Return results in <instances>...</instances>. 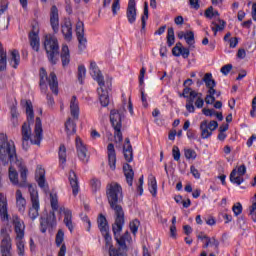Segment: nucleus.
I'll return each instance as SVG.
<instances>
[{
	"mask_svg": "<svg viewBox=\"0 0 256 256\" xmlns=\"http://www.w3.org/2000/svg\"><path fill=\"white\" fill-rule=\"evenodd\" d=\"M106 196L110 209L114 211V223L112 225V231L114 233V238L118 243L122 251H127V243L131 242V235L129 232H125L123 236L119 238V235L123 231V226L125 225V211L123 210V188L117 182H112L106 186Z\"/></svg>",
	"mask_w": 256,
	"mask_h": 256,
	"instance_id": "1",
	"label": "nucleus"
},
{
	"mask_svg": "<svg viewBox=\"0 0 256 256\" xmlns=\"http://www.w3.org/2000/svg\"><path fill=\"white\" fill-rule=\"evenodd\" d=\"M27 122H24L21 127L22 149L28 151L31 145H41L43 140V124L41 118L36 117L33 112V104L29 100L26 101ZM35 121L34 133L31 131V123Z\"/></svg>",
	"mask_w": 256,
	"mask_h": 256,
	"instance_id": "2",
	"label": "nucleus"
},
{
	"mask_svg": "<svg viewBox=\"0 0 256 256\" xmlns=\"http://www.w3.org/2000/svg\"><path fill=\"white\" fill-rule=\"evenodd\" d=\"M0 161L3 165H21V158L17 157V150L14 141H8L7 135L0 134Z\"/></svg>",
	"mask_w": 256,
	"mask_h": 256,
	"instance_id": "3",
	"label": "nucleus"
},
{
	"mask_svg": "<svg viewBox=\"0 0 256 256\" xmlns=\"http://www.w3.org/2000/svg\"><path fill=\"white\" fill-rule=\"evenodd\" d=\"M44 49L48 61L52 65H57V61H59V41L57 40V37L47 34L44 39Z\"/></svg>",
	"mask_w": 256,
	"mask_h": 256,
	"instance_id": "4",
	"label": "nucleus"
},
{
	"mask_svg": "<svg viewBox=\"0 0 256 256\" xmlns=\"http://www.w3.org/2000/svg\"><path fill=\"white\" fill-rule=\"evenodd\" d=\"M45 81H48V85L54 93V95H59V81L57 80V75L55 72H51L49 77H47V71L44 68L40 69V87L41 91L44 93L47 92V86L45 85Z\"/></svg>",
	"mask_w": 256,
	"mask_h": 256,
	"instance_id": "5",
	"label": "nucleus"
},
{
	"mask_svg": "<svg viewBox=\"0 0 256 256\" xmlns=\"http://www.w3.org/2000/svg\"><path fill=\"white\" fill-rule=\"evenodd\" d=\"M28 189L32 203V207L29 210V217L32 219V221H35V219L39 217V192L37 191V187L34 185H29Z\"/></svg>",
	"mask_w": 256,
	"mask_h": 256,
	"instance_id": "6",
	"label": "nucleus"
},
{
	"mask_svg": "<svg viewBox=\"0 0 256 256\" xmlns=\"http://www.w3.org/2000/svg\"><path fill=\"white\" fill-rule=\"evenodd\" d=\"M183 93L180 95V97H184L186 100V110L188 113H195V106L193 103H195V97H197V94L199 92L184 86Z\"/></svg>",
	"mask_w": 256,
	"mask_h": 256,
	"instance_id": "7",
	"label": "nucleus"
},
{
	"mask_svg": "<svg viewBox=\"0 0 256 256\" xmlns=\"http://www.w3.org/2000/svg\"><path fill=\"white\" fill-rule=\"evenodd\" d=\"M55 227H57V217L55 216V212H50L47 218L40 219L41 233H47V229L48 231H51L52 229H55Z\"/></svg>",
	"mask_w": 256,
	"mask_h": 256,
	"instance_id": "8",
	"label": "nucleus"
},
{
	"mask_svg": "<svg viewBox=\"0 0 256 256\" xmlns=\"http://www.w3.org/2000/svg\"><path fill=\"white\" fill-rule=\"evenodd\" d=\"M247 173V167L245 164L240 165L238 168H235L230 173V181L236 185H241L245 179H243V175Z\"/></svg>",
	"mask_w": 256,
	"mask_h": 256,
	"instance_id": "9",
	"label": "nucleus"
},
{
	"mask_svg": "<svg viewBox=\"0 0 256 256\" xmlns=\"http://www.w3.org/2000/svg\"><path fill=\"white\" fill-rule=\"evenodd\" d=\"M90 75L97 81L99 87H105V80L103 79V74H101V70L97 66L95 61L90 62Z\"/></svg>",
	"mask_w": 256,
	"mask_h": 256,
	"instance_id": "10",
	"label": "nucleus"
},
{
	"mask_svg": "<svg viewBox=\"0 0 256 256\" xmlns=\"http://www.w3.org/2000/svg\"><path fill=\"white\" fill-rule=\"evenodd\" d=\"M76 151L77 155L82 163H89V155H87V146L83 143L81 138H76Z\"/></svg>",
	"mask_w": 256,
	"mask_h": 256,
	"instance_id": "11",
	"label": "nucleus"
},
{
	"mask_svg": "<svg viewBox=\"0 0 256 256\" xmlns=\"http://www.w3.org/2000/svg\"><path fill=\"white\" fill-rule=\"evenodd\" d=\"M13 226L16 234L15 239H25V222L19 217H13Z\"/></svg>",
	"mask_w": 256,
	"mask_h": 256,
	"instance_id": "12",
	"label": "nucleus"
},
{
	"mask_svg": "<svg viewBox=\"0 0 256 256\" xmlns=\"http://www.w3.org/2000/svg\"><path fill=\"white\" fill-rule=\"evenodd\" d=\"M13 244L11 243V236L9 234H3V238L0 244V252L2 256H12L11 249Z\"/></svg>",
	"mask_w": 256,
	"mask_h": 256,
	"instance_id": "13",
	"label": "nucleus"
},
{
	"mask_svg": "<svg viewBox=\"0 0 256 256\" xmlns=\"http://www.w3.org/2000/svg\"><path fill=\"white\" fill-rule=\"evenodd\" d=\"M76 36L79 42V49H84L87 44V38H85V24L81 21L76 24Z\"/></svg>",
	"mask_w": 256,
	"mask_h": 256,
	"instance_id": "14",
	"label": "nucleus"
},
{
	"mask_svg": "<svg viewBox=\"0 0 256 256\" xmlns=\"http://www.w3.org/2000/svg\"><path fill=\"white\" fill-rule=\"evenodd\" d=\"M126 17L130 25H133V23L137 21V7L135 0H129L126 10Z\"/></svg>",
	"mask_w": 256,
	"mask_h": 256,
	"instance_id": "15",
	"label": "nucleus"
},
{
	"mask_svg": "<svg viewBox=\"0 0 256 256\" xmlns=\"http://www.w3.org/2000/svg\"><path fill=\"white\" fill-rule=\"evenodd\" d=\"M35 177L38 183V187H40V189H43L45 193H47V191H49V185L46 184L45 169L38 166L36 169Z\"/></svg>",
	"mask_w": 256,
	"mask_h": 256,
	"instance_id": "16",
	"label": "nucleus"
},
{
	"mask_svg": "<svg viewBox=\"0 0 256 256\" xmlns=\"http://www.w3.org/2000/svg\"><path fill=\"white\" fill-rule=\"evenodd\" d=\"M107 151H108V165L112 171H115V169L117 168L116 166L117 154L115 153V146L113 145V143L108 144Z\"/></svg>",
	"mask_w": 256,
	"mask_h": 256,
	"instance_id": "17",
	"label": "nucleus"
},
{
	"mask_svg": "<svg viewBox=\"0 0 256 256\" xmlns=\"http://www.w3.org/2000/svg\"><path fill=\"white\" fill-rule=\"evenodd\" d=\"M50 25H51L54 33H57V31H59V10L57 9V6L51 7Z\"/></svg>",
	"mask_w": 256,
	"mask_h": 256,
	"instance_id": "18",
	"label": "nucleus"
},
{
	"mask_svg": "<svg viewBox=\"0 0 256 256\" xmlns=\"http://www.w3.org/2000/svg\"><path fill=\"white\" fill-rule=\"evenodd\" d=\"M123 114L119 110H112L110 112V122L113 129L122 127Z\"/></svg>",
	"mask_w": 256,
	"mask_h": 256,
	"instance_id": "19",
	"label": "nucleus"
},
{
	"mask_svg": "<svg viewBox=\"0 0 256 256\" xmlns=\"http://www.w3.org/2000/svg\"><path fill=\"white\" fill-rule=\"evenodd\" d=\"M60 213L64 214V224L69 229L70 232H73V212L66 209L65 207L60 208Z\"/></svg>",
	"mask_w": 256,
	"mask_h": 256,
	"instance_id": "20",
	"label": "nucleus"
},
{
	"mask_svg": "<svg viewBox=\"0 0 256 256\" xmlns=\"http://www.w3.org/2000/svg\"><path fill=\"white\" fill-rule=\"evenodd\" d=\"M62 35L66 41H71L73 39V25L71 20H66L62 25Z\"/></svg>",
	"mask_w": 256,
	"mask_h": 256,
	"instance_id": "21",
	"label": "nucleus"
},
{
	"mask_svg": "<svg viewBox=\"0 0 256 256\" xmlns=\"http://www.w3.org/2000/svg\"><path fill=\"white\" fill-rule=\"evenodd\" d=\"M16 207L20 213H25L27 200H25V197H23L21 190H16Z\"/></svg>",
	"mask_w": 256,
	"mask_h": 256,
	"instance_id": "22",
	"label": "nucleus"
},
{
	"mask_svg": "<svg viewBox=\"0 0 256 256\" xmlns=\"http://www.w3.org/2000/svg\"><path fill=\"white\" fill-rule=\"evenodd\" d=\"M69 181L72 188V193L74 197L79 195V180L77 179V174L72 170L69 173Z\"/></svg>",
	"mask_w": 256,
	"mask_h": 256,
	"instance_id": "23",
	"label": "nucleus"
},
{
	"mask_svg": "<svg viewBox=\"0 0 256 256\" xmlns=\"http://www.w3.org/2000/svg\"><path fill=\"white\" fill-rule=\"evenodd\" d=\"M104 239H105V244L106 247L109 248V255L110 256H119V251L117 249L113 248V239L111 238V235L109 234V231H106V233H102Z\"/></svg>",
	"mask_w": 256,
	"mask_h": 256,
	"instance_id": "24",
	"label": "nucleus"
},
{
	"mask_svg": "<svg viewBox=\"0 0 256 256\" xmlns=\"http://www.w3.org/2000/svg\"><path fill=\"white\" fill-rule=\"evenodd\" d=\"M203 81L208 89V93H217L215 90V86L217 85L215 83V80L213 79V75L211 73H206L204 75Z\"/></svg>",
	"mask_w": 256,
	"mask_h": 256,
	"instance_id": "25",
	"label": "nucleus"
},
{
	"mask_svg": "<svg viewBox=\"0 0 256 256\" xmlns=\"http://www.w3.org/2000/svg\"><path fill=\"white\" fill-rule=\"evenodd\" d=\"M70 113L76 121L79 119V101H77V96H72L70 101Z\"/></svg>",
	"mask_w": 256,
	"mask_h": 256,
	"instance_id": "26",
	"label": "nucleus"
},
{
	"mask_svg": "<svg viewBox=\"0 0 256 256\" xmlns=\"http://www.w3.org/2000/svg\"><path fill=\"white\" fill-rule=\"evenodd\" d=\"M61 61H62V67H67L69 63H71V54L69 52V46L63 45L61 50Z\"/></svg>",
	"mask_w": 256,
	"mask_h": 256,
	"instance_id": "27",
	"label": "nucleus"
},
{
	"mask_svg": "<svg viewBox=\"0 0 256 256\" xmlns=\"http://www.w3.org/2000/svg\"><path fill=\"white\" fill-rule=\"evenodd\" d=\"M226 25L227 22H225V20H221V18H218L217 22L212 21L210 27L214 33V37H217V33H219V31H225Z\"/></svg>",
	"mask_w": 256,
	"mask_h": 256,
	"instance_id": "28",
	"label": "nucleus"
},
{
	"mask_svg": "<svg viewBox=\"0 0 256 256\" xmlns=\"http://www.w3.org/2000/svg\"><path fill=\"white\" fill-rule=\"evenodd\" d=\"M9 63L13 69L19 67V63H21V55L18 50L10 51Z\"/></svg>",
	"mask_w": 256,
	"mask_h": 256,
	"instance_id": "29",
	"label": "nucleus"
},
{
	"mask_svg": "<svg viewBox=\"0 0 256 256\" xmlns=\"http://www.w3.org/2000/svg\"><path fill=\"white\" fill-rule=\"evenodd\" d=\"M124 175L126 177V181L130 187L133 186V177H135V172H133V168L129 164H124L123 166Z\"/></svg>",
	"mask_w": 256,
	"mask_h": 256,
	"instance_id": "30",
	"label": "nucleus"
},
{
	"mask_svg": "<svg viewBox=\"0 0 256 256\" xmlns=\"http://www.w3.org/2000/svg\"><path fill=\"white\" fill-rule=\"evenodd\" d=\"M104 86H100L97 91L102 107H107L109 105V92L103 89Z\"/></svg>",
	"mask_w": 256,
	"mask_h": 256,
	"instance_id": "31",
	"label": "nucleus"
},
{
	"mask_svg": "<svg viewBox=\"0 0 256 256\" xmlns=\"http://www.w3.org/2000/svg\"><path fill=\"white\" fill-rule=\"evenodd\" d=\"M17 167H19L20 169V177L22 179V183H19V187H29V185L32 184H27V167L23 166V160L21 159V165H17ZM29 191V188H28Z\"/></svg>",
	"mask_w": 256,
	"mask_h": 256,
	"instance_id": "32",
	"label": "nucleus"
},
{
	"mask_svg": "<svg viewBox=\"0 0 256 256\" xmlns=\"http://www.w3.org/2000/svg\"><path fill=\"white\" fill-rule=\"evenodd\" d=\"M97 223L101 233H107V231H109V223L107 222L105 215L99 214Z\"/></svg>",
	"mask_w": 256,
	"mask_h": 256,
	"instance_id": "33",
	"label": "nucleus"
},
{
	"mask_svg": "<svg viewBox=\"0 0 256 256\" xmlns=\"http://www.w3.org/2000/svg\"><path fill=\"white\" fill-rule=\"evenodd\" d=\"M29 41H30V46L32 47V49L34 51H39L40 40H39V34H37V32H30Z\"/></svg>",
	"mask_w": 256,
	"mask_h": 256,
	"instance_id": "34",
	"label": "nucleus"
},
{
	"mask_svg": "<svg viewBox=\"0 0 256 256\" xmlns=\"http://www.w3.org/2000/svg\"><path fill=\"white\" fill-rule=\"evenodd\" d=\"M0 217L4 221L9 219V215L7 214V199L5 197H0Z\"/></svg>",
	"mask_w": 256,
	"mask_h": 256,
	"instance_id": "35",
	"label": "nucleus"
},
{
	"mask_svg": "<svg viewBox=\"0 0 256 256\" xmlns=\"http://www.w3.org/2000/svg\"><path fill=\"white\" fill-rule=\"evenodd\" d=\"M5 69H7V52L0 43V71H5Z\"/></svg>",
	"mask_w": 256,
	"mask_h": 256,
	"instance_id": "36",
	"label": "nucleus"
},
{
	"mask_svg": "<svg viewBox=\"0 0 256 256\" xmlns=\"http://www.w3.org/2000/svg\"><path fill=\"white\" fill-rule=\"evenodd\" d=\"M200 131L202 139H209V137L213 135V132H211L207 126V120L200 123Z\"/></svg>",
	"mask_w": 256,
	"mask_h": 256,
	"instance_id": "37",
	"label": "nucleus"
},
{
	"mask_svg": "<svg viewBox=\"0 0 256 256\" xmlns=\"http://www.w3.org/2000/svg\"><path fill=\"white\" fill-rule=\"evenodd\" d=\"M9 179L12 184L19 187V174L17 173V170H15V168H13V166L9 167Z\"/></svg>",
	"mask_w": 256,
	"mask_h": 256,
	"instance_id": "38",
	"label": "nucleus"
},
{
	"mask_svg": "<svg viewBox=\"0 0 256 256\" xmlns=\"http://www.w3.org/2000/svg\"><path fill=\"white\" fill-rule=\"evenodd\" d=\"M147 19H149V3H144V11L141 17L142 29L141 31H145V27L147 26Z\"/></svg>",
	"mask_w": 256,
	"mask_h": 256,
	"instance_id": "39",
	"label": "nucleus"
},
{
	"mask_svg": "<svg viewBox=\"0 0 256 256\" xmlns=\"http://www.w3.org/2000/svg\"><path fill=\"white\" fill-rule=\"evenodd\" d=\"M60 165H65L67 163V148L65 145L61 144L58 151Z\"/></svg>",
	"mask_w": 256,
	"mask_h": 256,
	"instance_id": "40",
	"label": "nucleus"
},
{
	"mask_svg": "<svg viewBox=\"0 0 256 256\" xmlns=\"http://www.w3.org/2000/svg\"><path fill=\"white\" fill-rule=\"evenodd\" d=\"M15 243L17 247V254L19 256H25V240H23V238H15Z\"/></svg>",
	"mask_w": 256,
	"mask_h": 256,
	"instance_id": "41",
	"label": "nucleus"
},
{
	"mask_svg": "<svg viewBox=\"0 0 256 256\" xmlns=\"http://www.w3.org/2000/svg\"><path fill=\"white\" fill-rule=\"evenodd\" d=\"M65 127L68 135H75V133L77 132V125L71 118L67 120V122L65 123Z\"/></svg>",
	"mask_w": 256,
	"mask_h": 256,
	"instance_id": "42",
	"label": "nucleus"
},
{
	"mask_svg": "<svg viewBox=\"0 0 256 256\" xmlns=\"http://www.w3.org/2000/svg\"><path fill=\"white\" fill-rule=\"evenodd\" d=\"M167 45L168 47H173V45H175V30L173 27L168 28Z\"/></svg>",
	"mask_w": 256,
	"mask_h": 256,
	"instance_id": "43",
	"label": "nucleus"
},
{
	"mask_svg": "<svg viewBox=\"0 0 256 256\" xmlns=\"http://www.w3.org/2000/svg\"><path fill=\"white\" fill-rule=\"evenodd\" d=\"M123 151H124V159H126V161L128 163H131V161H133V146H124L123 147Z\"/></svg>",
	"mask_w": 256,
	"mask_h": 256,
	"instance_id": "44",
	"label": "nucleus"
},
{
	"mask_svg": "<svg viewBox=\"0 0 256 256\" xmlns=\"http://www.w3.org/2000/svg\"><path fill=\"white\" fill-rule=\"evenodd\" d=\"M149 191L152 196L157 197V179L154 176L150 178Z\"/></svg>",
	"mask_w": 256,
	"mask_h": 256,
	"instance_id": "45",
	"label": "nucleus"
},
{
	"mask_svg": "<svg viewBox=\"0 0 256 256\" xmlns=\"http://www.w3.org/2000/svg\"><path fill=\"white\" fill-rule=\"evenodd\" d=\"M90 187L92 190V193H97L98 191H101V181L98 179H92L90 182Z\"/></svg>",
	"mask_w": 256,
	"mask_h": 256,
	"instance_id": "46",
	"label": "nucleus"
},
{
	"mask_svg": "<svg viewBox=\"0 0 256 256\" xmlns=\"http://www.w3.org/2000/svg\"><path fill=\"white\" fill-rule=\"evenodd\" d=\"M63 241H65V232H63V230L60 229L56 234V239H55L56 246L61 247V245L63 244Z\"/></svg>",
	"mask_w": 256,
	"mask_h": 256,
	"instance_id": "47",
	"label": "nucleus"
},
{
	"mask_svg": "<svg viewBox=\"0 0 256 256\" xmlns=\"http://www.w3.org/2000/svg\"><path fill=\"white\" fill-rule=\"evenodd\" d=\"M184 39L187 45H189L190 47H192V45H195V34L193 33V31L186 32V36Z\"/></svg>",
	"mask_w": 256,
	"mask_h": 256,
	"instance_id": "48",
	"label": "nucleus"
},
{
	"mask_svg": "<svg viewBox=\"0 0 256 256\" xmlns=\"http://www.w3.org/2000/svg\"><path fill=\"white\" fill-rule=\"evenodd\" d=\"M50 203L53 211H57V209H59V200L57 198V194H50Z\"/></svg>",
	"mask_w": 256,
	"mask_h": 256,
	"instance_id": "49",
	"label": "nucleus"
},
{
	"mask_svg": "<svg viewBox=\"0 0 256 256\" xmlns=\"http://www.w3.org/2000/svg\"><path fill=\"white\" fill-rule=\"evenodd\" d=\"M195 99V107H197V109H203V106L205 105V100H203V94L198 93Z\"/></svg>",
	"mask_w": 256,
	"mask_h": 256,
	"instance_id": "50",
	"label": "nucleus"
},
{
	"mask_svg": "<svg viewBox=\"0 0 256 256\" xmlns=\"http://www.w3.org/2000/svg\"><path fill=\"white\" fill-rule=\"evenodd\" d=\"M85 75H87V69L83 65H80L78 67V81L80 83H83V79L85 78Z\"/></svg>",
	"mask_w": 256,
	"mask_h": 256,
	"instance_id": "51",
	"label": "nucleus"
},
{
	"mask_svg": "<svg viewBox=\"0 0 256 256\" xmlns=\"http://www.w3.org/2000/svg\"><path fill=\"white\" fill-rule=\"evenodd\" d=\"M184 156L186 159H197V152L193 149H184Z\"/></svg>",
	"mask_w": 256,
	"mask_h": 256,
	"instance_id": "52",
	"label": "nucleus"
},
{
	"mask_svg": "<svg viewBox=\"0 0 256 256\" xmlns=\"http://www.w3.org/2000/svg\"><path fill=\"white\" fill-rule=\"evenodd\" d=\"M172 156H173L174 161H180L181 160V151L179 150V147L173 146Z\"/></svg>",
	"mask_w": 256,
	"mask_h": 256,
	"instance_id": "53",
	"label": "nucleus"
},
{
	"mask_svg": "<svg viewBox=\"0 0 256 256\" xmlns=\"http://www.w3.org/2000/svg\"><path fill=\"white\" fill-rule=\"evenodd\" d=\"M114 131L115 140L118 143H121V141H123V133L121 132V127L114 128Z\"/></svg>",
	"mask_w": 256,
	"mask_h": 256,
	"instance_id": "54",
	"label": "nucleus"
},
{
	"mask_svg": "<svg viewBox=\"0 0 256 256\" xmlns=\"http://www.w3.org/2000/svg\"><path fill=\"white\" fill-rule=\"evenodd\" d=\"M130 230L133 235H137V231H139V220L130 222Z\"/></svg>",
	"mask_w": 256,
	"mask_h": 256,
	"instance_id": "55",
	"label": "nucleus"
},
{
	"mask_svg": "<svg viewBox=\"0 0 256 256\" xmlns=\"http://www.w3.org/2000/svg\"><path fill=\"white\" fill-rule=\"evenodd\" d=\"M232 211L234 213V215L239 216L241 215V213H243V206L241 205V203H236L233 207H232Z\"/></svg>",
	"mask_w": 256,
	"mask_h": 256,
	"instance_id": "56",
	"label": "nucleus"
},
{
	"mask_svg": "<svg viewBox=\"0 0 256 256\" xmlns=\"http://www.w3.org/2000/svg\"><path fill=\"white\" fill-rule=\"evenodd\" d=\"M9 7V0H1L0 1V15H3L5 11H7Z\"/></svg>",
	"mask_w": 256,
	"mask_h": 256,
	"instance_id": "57",
	"label": "nucleus"
},
{
	"mask_svg": "<svg viewBox=\"0 0 256 256\" xmlns=\"http://www.w3.org/2000/svg\"><path fill=\"white\" fill-rule=\"evenodd\" d=\"M215 93H208V95H206L205 97V103L207 105H213L215 103Z\"/></svg>",
	"mask_w": 256,
	"mask_h": 256,
	"instance_id": "58",
	"label": "nucleus"
},
{
	"mask_svg": "<svg viewBox=\"0 0 256 256\" xmlns=\"http://www.w3.org/2000/svg\"><path fill=\"white\" fill-rule=\"evenodd\" d=\"M120 0H114L112 3V13L113 15H117V11L121 9V4L119 3Z\"/></svg>",
	"mask_w": 256,
	"mask_h": 256,
	"instance_id": "59",
	"label": "nucleus"
},
{
	"mask_svg": "<svg viewBox=\"0 0 256 256\" xmlns=\"http://www.w3.org/2000/svg\"><path fill=\"white\" fill-rule=\"evenodd\" d=\"M207 127L209 128V130L211 132L215 131V129H217V127H219V123H217V121L212 120V121H207Z\"/></svg>",
	"mask_w": 256,
	"mask_h": 256,
	"instance_id": "60",
	"label": "nucleus"
},
{
	"mask_svg": "<svg viewBox=\"0 0 256 256\" xmlns=\"http://www.w3.org/2000/svg\"><path fill=\"white\" fill-rule=\"evenodd\" d=\"M231 69H233V65L231 64H227V65H224L222 68H221V73L223 75H229V73L231 72Z\"/></svg>",
	"mask_w": 256,
	"mask_h": 256,
	"instance_id": "61",
	"label": "nucleus"
},
{
	"mask_svg": "<svg viewBox=\"0 0 256 256\" xmlns=\"http://www.w3.org/2000/svg\"><path fill=\"white\" fill-rule=\"evenodd\" d=\"M190 171L195 179H201V173H199V170H197V168H195V166H191Z\"/></svg>",
	"mask_w": 256,
	"mask_h": 256,
	"instance_id": "62",
	"label": "nucleus"
},
{
	"mask_svg": "<svg viewBox=\"0 0 256 256\" xmlns=\"http://www.w3.org/2000/svg\"><path fill=\"white\" fill-rule=\"evenodd\" d=\"M202 112H203V115H205L206 117H213V115H215V113H216L215 110H213V109H206V108H204L202 110Z\"/></svg>",
	"mask_w": 256,
	"mask_h": 256,
	"instance_id": "63",
	"label": "nucleus"
},
{
	"mask_svg": "<svg viewBox=\"0 0 256 256\" xmlns=\"http://www.w3.org/2000/svg\"><path fill=\"white\" fill-rule=\"evenodd\" d=\"M181 50H182V47H179L178 45H176V46L172 49V55H174V57H180V55H181Z\"/></svg>",
	"mask_w": 256,
	"mask_h": 256,
	"instance_id": "64",
	"label": "nucleus"
}]
</instances>
